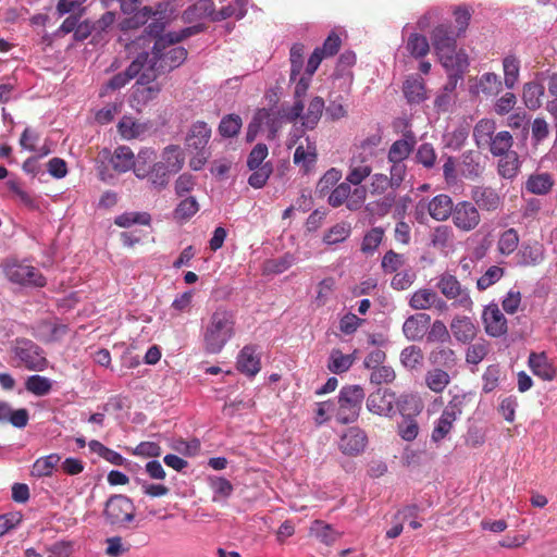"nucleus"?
<instances>
[{"label":"nucleus","mask_w":557,"mask_h":557,"mask_svg":"<svg viewBox=\"0 0 557 557\" xmlns=\"http://www.w3.org/2000/svg\"><path fill=\"white\" fill-rule=\"evenodd\" d=\"M236 334V314L225 306H218L202 320L200 336L202 347L209 355L220 354Z\"/></svg>","instance_id":"nucleus-1"},{"label":"nucleus","mask_w":557,"mask_h":557,"mask_svg":"<svg viewBox=\"0 0 557 557\" xmlns=\"http://www.w3.org/2000/svg\"><path fill=\"white\" fill-rule=\"evenodd\" d=\"M139 54H146V61L143 63L145 73L140 79L153 83L159 75L180 67L187 59L188 52L184 47L170 44L166 38H160L153 41L150 53L143 51Z\"/></svg>","instance_id":"nucleus-2"},{"label":"nucleus","mask_w":557,"mask_h":557,"mask_svg":"<svg viewBox=\"0 0 557 557\" xmlns=\"http://www.w3.org/2000/svg\"><path fill=\"white\" fill-rule=\"evenodd\" d=\"M460 36L450 21L433 28L431 41L443 66H453V62L468 59L466 53L457 51V38Z\"/></svg>","instance_id":"nucleus-3"},{"label":"nucleus","mask_w":557,"mask_h":557,"mask_svg":"<svg viewBox=\"0 0 557 557\" xmlns=\"http://www.w3.org/2000/svg\"><path fill=\"white\" fill-rule=\"evenodd\" d=\"M102 517L104 523L114 530H131L136 521L134 500L124 494L110 495L103 505Z\"/></svg>","instance_id":"nucleus-4"},{"label":"nucleus","mask_w":557,"mask_h":557,"mask_svg":"<svg viewBox=\"0 0 557 557\" xmlns=\"http://www.w3.org/2000/svg\"><path fill=\"white\" fill-rule=\"evenodd\" d=\"M484 171L481 156L478 151L466 150L458 161L453 156H447L443 164V176L447 184H455L460 175L466 180H476Z\"/></svg>","instance_id":"nucleus-5"},{"label":"nucleus","mask_w":557,"mask_h":557,"mask_svg":"<svg viewBox=\"0 0 557 557\" xmlns=\"http://www.w3.org/2000/svg\"><path fill=\"white\" fill-rule=\"evenodd\" d=\"M366 398L364 389L357 384L344 385L337 395L336 421L350 424L358 420Z\"/></svg>","instance_id":"nucleus-6"},{"label":"nucleus","mask_w":557,"mask_h":557,"mask_svg":"<svg viewBox=\"0 0 557 557\" xmlns=\"http://www.w3.org/2000/svg\"><path fill=\"white\" fill-rule=\"evenodd\" d=\"M12 351L18 364L28 371L40 372L48 367L45 350L32 339L16 338Z\"/></svg>","instance_id":"nucleus-7"},{"label":"nucleus","mask_w":557,"mask_h":557,"mask_svg":"<svg viewBox=\"0 0 557 557\" xmlns=\"http://www.w3.org/2000/svg\"><path fill=\"white\" fill-rule=\"evenodd\" d=\"M435 287L448 300H453V305L465 310L471 311L473 301L470 297L469 289L461 285L458 278L444 272L436 278Z\"/></svg>","instance_id":"nucleus-8"},{"label":"nucleus","mask_w":557,"mask_h":557,"mask_svg":"<svg viewBox=\"0 0 557 557\" xmlns=\"http://www.w3.org/2000/svg\"><path fill=\"white\" fill-rule=\"evenodd\" d=\"M463 398L454 396L446 405L440 418L434 422L431 440L434 443L442 442L453 430L454 422L462 413Z\"/></svg>","instance_id":"nucleus-9"},{"label":"nucleus","mask_w":557,"mask_h":557,"mask_svg":"<svg viewBox=\"0 0 557 557\" xmlns=\"http://www.w3.org/2000/svg\"><path fill=\"white\" fill-rule=\"evenodd\" d=\"M413 409L416 413H419L421 408L418 401L408 395L399 397L398 412L401 414L403 420L398 423V435L406 442H412L416 440L419 433V425L414 417L407 413V410Z\"/></svg>","instance_id":"nucleus-10"},{"label":"nucleus","mask_w":557,"mask_h":557,"mask_svg":"<svg viewBox=\"0 0 557 557\" xmlns=\"http://www.w3.org/2000/svg\"><path fill=\"white\" fill-rule=\"evenodd\" d=\"M5 274L10 282L28 287H44L47 278L35 267L24 263H12L7 265Z\"/></svg>","instance_id":"nucleus-11"},{"label":"nucleus","mask_w":557,"mask_h":557,"mask_svg":"<svg viewBox=\"0 0 557 557\" xmlns=\"http://www.w3.org/2000/svg\"><path fill=\"white\" fill-rule=\"evenodd\" d=\"M396 394L388 388H377L371 393L366 401L367 409L377 416L392 418L398 411Z\"/></svg>","instance_id":"nucleus-12"},{"label":"nucleus","mask_w":557,"mask_h":557,"mask_svg":"<svg viewBox=\"0 0 557 557\" xmlns=\"http://www.w3.org/2000/svg\"><path fill=\"white\" fill-rule=\"evenodd\" d=\"M146 54H137L125 71L113 75L106 84L107 90H119L126 86L133 78H137L136 85H147L150 82H141L140 77L145 73L144 64Z\"/></svg>","instance_id":"nucleus-13"},{"label":"nucleus","mask_w":557,"mask_h":557,"mask_svg":"<svg viewBox=\"0 0 557 557\" xmlns=\"http://www.w3.org/2000/svg\"><path fill=\"white\" fill-rule=\"evenodd\" d=\"M261 348L256 344L245 345L236 358V369L247 377H255L261 370Z\"/></svg>","instance_id":"nucleus-14"},{"label":"nucleus","mask_w":557,"mask_h":557,"mask_svg":"<svg viewBox=\"0 0 557 557\" xmlns=\"http://www.w3.org/2000/svg\"><path fill=\"white\" fill-rule=\"evenodd\" d=\"M450 216L455 226L465 232L474 230L481 220L478 208L470 201L457 202Z\"/></svg>","instance_id":"nucleus-15"},{"label":"nucleus","mask_w":557,"mask_h":557,"mask_svg":"<svg viewBox=\"0 0 557 557\" xmlns=\"http://www.w3.org/2000/svg\"><path fill=\"white\" fill-rule=\"evenodd\" d=\"M173 174L165 169L158 161L148 166L146 170L138 168L136 170V177L140 181H147V184L151 190L158 193L164 190Z\"/></svg>","instance_id":"nucleus-16"},{"label":"nucleus","mask_w":557,"mask_h":557,"mask_svg":"<svg viewBox=\"0 0 557 557\" xmlns=\"http://www.w3.org/2000/svg\"><path fill=\"white\" fill-rule=\"evenodd\" d=\"M482 321L485 332L492 337H500L507 333V319L497 304L491 302L485 306L482 313Z\"/></svg>","instance_id":"nucleus-17"},{"label":"nucleus","mask_w":557,"mask_h":557,"mask_svg":"<svg viewBox=\"0 0 557 557\" xmlns=\"http://www.w3.org/2000/svg\"><path fill=\"white\" fill-rule=\"evenodd\" d=\"M428 360L435 368L444 369L454 374L457 373L459 359L456 351L446 344L434 346L429 352Z\"/></svg>","instance_id":"nucleus-18"},{"label":"nucleus","mask_w":557,"mask_h":557,"mask_svg":"<svg viewBox=\"0 0 557 557\" xmlns=\"http://www.w3.org/2000/svg\"><path fill=\"white\" fill-rule=\"evenodd\" d=\"M211 127L203 121H197L189 127L185 145L189 151H205L208 149V143L211 138Z\"/></svg>","instance_id":"nucleus-19"},{"label":"nucleus","mask_w":557,"mask_h":557,"mask_svg":"<svg viewBox=\"0 0 557 557\" xmlns=\"http://www.w3.org/2000/svg\"><path fill=\"white\" fill-rule=\"evenodd\" d=\"M430 314L423 312L412 314L405 320L403 333L408 341H422L430 327Z\"/></svg>","instance_id":"nucleus-20"},{"label":"nucleus","mask_w":557,"mask_h":557,"mask_svg":"<svg viewBox=\"0 0 557 557\" xmlns=\"http://www.w3.org/2000/svg\"><path fill=\"white\" fill-rule=\"evenodd\" d=\"M367 443L368 436L366 432L358 426H352L342 436L339 447L343 454L357 456L364 450Z\"/></svg>","instance_id":"nucleus-21"},{"label":"nucleus","mask_w":557,"mask_h":557,"mask_svg":"<svg viewBox=\"0 0 557 557\" xmlns=\"http://www.w3.org/2000/svg\"><path fill=\"white\" fill-rule=\"evenodd\" d=\"M532 373L543 381H553L557 375V369L545 351L531 352L528 359Z\"/></svg>","instance_id":"nucleus-22"},{"label":"nucleus","mask_w":557,"mask_h":557,"mask_svg":"<svg viewBox=\"0 0 557 557\" xmlns=\"http://www.w3.org/2000/svg\"><path fill=\"white\" fill-rule=\"evenodd\" d=\"M420 207H422V210L426 208L434 220L446 221L451 215L455 205L448 195L440 194L434 196L426 206H422L420 201L417 207V214Z\"/></svg>","instance_id":"nucleus-23"},{"label":"nucleus","mask_w":557,"mask_h":557,"mask_svg":"<svg viewBox=\"0 0 557 557\" xmlns=\"http://www.w3.org/2000/svg\"><path fill=\"white\" fill-rule=\"evenodd\" d=\"M473 205L484 211H496L502 199L498 193L490 186H474L471 189Z\"/></svg>","instance_id":"nucleus-24"},{"label":"nucleus","mask_w":557,"mask_h":557,"mask_svg":"<svg viewBox=\"0 0 557 557\" xmlns=\"http://www.w3.org/2000/svg\"><path fill=\"white\" fill-rule=\"evenodd\" d=\"M454 338L461 344H470L476 336L478 326L469 317H456L450 323Z\"/></svg>","instance_id":"nucleus-25"},{"label":"nucleus","mask_w":557,"mask_h":557,"mask_svg":"<svg viewBox=\"0 0 557 557\" xmlns=\"http://www.w3.org/2000/svg\"><path fill=\"white\" fill-rule=\"evenodd\" d=\"M416 136L411 131H406L403 138L395 140L389 147L388 161H405L416 146Z\"/></svg>","instance_id":"nucleus-26"},{"label":"nucleus","mask_w":557,"mask_h":557,"mask_svg":"<svg viewBox=\"0 0 557 557\" xmlns=\"http://www.w3.org/2000/svg\"><path fill=\"white\" fill-rule=\"evenodd\" d=\"M165 166L173 175L177 174L185 164V153L178 145H168L161 152V159L158 161Z\"/></svg>","instance_id":"nucleus-27"},{"label":"nucleus","mask_w":557,"mask_h":557,"mask_svg":"<svg viewBox=\"0 0 557 557\" xmlns=\"http://www.w3.org/2000/svg\"><path fill=\"white\" fill-rule=\"evenodd\" d=\"M208 486L212 491V502L226 504L234 492V485L230 480L220 475H209L207 478Z\"/></svg>","instance_id":"nucleus-28"},{"label":"nucleus","mask_w":557,"mask_h":557,"mask_svg":"<svg viewBox=\"0 0 557 557\" xmlns=\"http://www.w3.org/2000/svg\"><path fill=\"white\" fill-rule=\"evenodd\" d=\"M403 91L410 104H420L426 99L425 83L420 77H408L404 83Z\"/></svg>","instance_id":"nucleus-29"},{"label":"nucleus","mask_w":557,"mask_h":557,"mask_svg":"<svg viewBox=\"0 0 557 557\" xmlns=\"http://www.w3.org/2000/svg\"><path fill=\"white\" fill-rule=\"evenodd\" d=\"M518 256L520 257V265H537L544 260L543 246L537 242L533 244L523 243L519 249Z\"/></svg>","instance_id":"nucleus-30"},{"label":"nucleus","mask_w":557,"mask_h":557,"mask_svg":"<svg viewBox=\"0 0 557 557\" xmlns=\"http://www.w3.org/2000/svg\"><path fill=\"white\" fill-rule=\"evenodd\" d=\"M110 162L113 169L120 173H125L129 170L134 171L135 169L134 152L128 146L116 147Z\"/></svg>","instance_id":"nucleus-31"},{"label":"nucleus","mask_w":557,"mask_h":557,"mask_svg":"<svg viewBox=\"0 0 557 557\" xmlns=\"http://www.w3.org/2000/svg\"><path fill=\"white\" fill-rule=\"evenodd\" d=\"M324 108L325 102L323 98L320 96L313 97L308 104L307 111L304 113L301 125L306 129H314L321 120Z\"/></svg>","instance_id":"nucleus-32"},{"label":"nucleus","mask_w":557,"mask_h":557,"mask_svg":"<svg viewBox=\"0 0 557 557\" xmlns=\"http://www.w3.org/2000/svg\"><path fill=\"white\" fill-rule=\"evenodd\" d=\"M47 329V333L40 332L37 334L44 343L59 342L69 332V326L63 323H55L49 320H42L38 323V330Z\"/></svg>","instance_id":"nucleus-33"},{"label":"nucleus","mask_w":557,"mask_h":557,"mask_svg":"<svg viewBox=\"0 0 557 557\" xmlns=\"http://www.w3.org/2000/svg\"><path fill=\"white\" fill-rule=\"evenodd\" d=\"M521 62L515 54H507L503 59L504 85L508 89H513L519 81Z\"/></svg>","instance_id":"nucleus-34"},{"label":"nucleus","mask_w":557,"mask_h":557,"mask_svg":"<svg viewBox=\"0 0 557 557\" xmlns=\"http://www.w3.org/2000/svg\"><path fill=\"white\" fill-rule=\"evenodd\" d=\"M309 531L311 535L327 546L334 544L341 536L338 531L322 520H314L311 523Z\"/></svg>","instance_id":"nucleus-35"},{"label":"nucleus","mask_w":557,"mask_h":557,"mask_svg":"<svg viewBox=\"0 0 557 557\" xmlns=\"http://www.w3.org/2000/svg\"><path fill=\"white\" fill-rule=\"evenodd\" d=\"M453 66H444L447 70L448 75L447 82L441 88V90L448 94H456L457 85L460 81H462L463 73L469 65L468 59L453 62Z\"/></svg>","instance_id":"nucleus-36"},{"label":"nucleus","mask_w":557,"mask_h":557,"mask_svg":"<svg viewBox=\"0 0 557 557\" xmlns=\"http://www.w3.org/2000/svg\"><path fill=\"white\" fill-rule=\"evenodd\" d=\"M453 66H444L447 70L448 75L447 82L441 88V90L448 94H456L457 85L460 81H462L463 73L469 65L468 59L453 62Z\"/></svg>","instance_id":"nucleus-37"},{"label":"nucleus","mask_w":557,"mask_h":557,"mask_svg":"<svg viewBox=\"0 0 557 557\" xmlns=\"http://www.w3.org/2000/svg\"><path fill=\"white\" fill-rule=\"evenodd\" d=\"M544 94L545 86L542 83L536 81L527 83L523 87L524 104L531 110L540 108Z\"/></svg>","instance_id":"nucleus-38"},{"label":"nucleus","mask_w":557,"mask_h":557,"mask_svg":"<svg viewBox=\"0 0 557 557\" xmlns=\"http://www.w3.org/2000/svg\"><path fill=\"white\" fill-rule=\"evenodd\" d=\"M449 373V371L434 367L425 374L426 386L434 393H442L451 381Z\"/></svg>","instance_id":"nucleus-39"},{"label":"nucleus","mask_w":557,"mask_h":557,"mask_svg":"<svg viewBox=\"0 0 557 557\" xmlns=\"http://www.w3.org/2000/svg\"><path fill=\"white\" fill-rule=\"evenodd\" d=\"M308 145L307 149L304 146H298L295 149L293 161L296 165H301L305 170H309L317 161L315 143L310 141L309 137L306 138Z\"/></svg>","instance_id":"nucleus-40"},{"label":"nucleus","mask_w":557,"mask_h":557,"mask_svg":"<svg viewBox=\"0 0 557 557\" xmlns=\"http://www.w3.org/2000/svg\"><path fill=\"white\" fill-rule=\"evenodd\" d=\"M520 169L519 156L516 151H510L502 156L498 161V174L506 180H512L517 176Z\"/></svg>","instance_id":"nucleus-41"},{"label":"nucleus","mask_w":557,"mask_h":557,"mask_svg":"<svg viewBox=\"0 0 557 557\" xmlns=\"http://www.w3.org/2000/svg\"><path fill=\"white\" fill-rule=\"evenodd\" d=\"M242 126V117L238 114L230 113L221 119L218 132L222 138H234L240 132Z\"/></svg>","instance_id":"nucleus-42"},{"label":"nucleus","mask_w":557,"mask_h":557,"mask_svg":"<svg viewBox=\"0 0 557 557\" xmlns=\"http://www.w3.org/2000/svg\"><path fill=\"white\" fill-rule=\"evenodd\" d=\"M496 124L493 120L482 119L473 128V137L479 148L486 146L495 135Z\"/></svg>","instance_id":"nucleus-43"},{"label":"nucleus","mask_w":557,"mask_h":557,"mask_svg":"<svg viewBox=\"0 0 557 557\" xmlns=\"http://www.w3.org/2000/svg\"><path fill=\"white\" fill-rule=\"evenodd\" d=\"M352 367V359L338 348H333L327 360V369L334 374L347 372Z\"/></svg>","instance_id":"nucleus-44"},{"label":"nucleus","mask_w":557,"mask_h":557,"mask_svg":"<svg viewBox=\"0 0 557 557\" xmlns=\"http://www.w3.org/2000/svg\"><path fill=\"white\" fill-rule=\"evenodd\" d=\"M512 143L511 134L507 131H502L493 136L491 141L487 143V146L493 156L502 157L511 151Z\"/></svg>","instance_id":"nucleus-45"},{"label":"nucleus","mask_w":557,"mask_h":557,"mask_svg":"<svg viewBox=\"0 0 557 557\" xmlns=\"http://www.w3.org/2000/svg\"><path fill=\"white\" fill-rule=\"evenodd\" d=\"M151 216L148 212H124L114 218V224L122 228H128L133 225H149Z\"/></svg>","instance_id":"nucleus-46"},{"label":"nucleus","mask_w":557,"mask_h":557,"mask_svg":"<svg viewBox=\"0 0 557 557\" xmlns=\"http://www.w3.org/2000/svg\"><path fill=\"white\" fill-rule=\"evenodd\" d=\"M406 49L414 59L424 58L430 51V44L424 35L412 33L407 40Z\"/></svg>","instance_id":"nucleus-47"},{"label":"nucleus","mask_w":557,"mask_h":557,"mask_svg":"<svg viewBox=\"0 0 557 557\" xmlns=\"http://www.w3.org/2000/svg\"><path fill=\"white\" fill-rule=\"evenodd\" d=\"M425 337L428 343L436 345L448 344L451 339V335L447 326L441 320H435L433 323H430V327L425 334Z\"/></svg>","instance_id":"nucleus-48"},{"label":"nucleus","mask_w":557,"mask_h":557,"mask_svg":"<svg viewBox=\"0 0 557 557\" xmlns=\"http://www.w3.org/2000/svg\"><path fill=\"white\" fill-rule=\"evenodd\" d=\"M199 211V203L193 196L181 200L173 211V216L178 222L191 219Z\"/></svg>","instance_id":"nucleus-49"},{"label":"nucleus","mask_w":557,"mask_h":557,"mask_svg":"<svg viewBox=\"0 0 557 557\" xmlns=\"http://www.w3.org/2000/svg\"><path fill=\"white\" fill-rule=\"evenodd\" d=\"M156 12L152 10L151 7H143L136 13L131 14L132 16L124 18L120 23V28L121 30L138 28L145 25L148 22V20Z\"/></svg>","instance_id":"nucleus-50"},{"label":"nucleus","mask_w":557,"mask_h":557,"mask_svg":"<svg viewBox=\"0 0 557 557\" xmlns=\"http://www.w3.org/2000/svg\"><path fill=\"white\" fill-rule=\"evenodd\" d=\"M25 387L29 393L41 397L50 393L52 388V381L49 377L39 374H33L27 377Z\"/></svg>","instance_id":"nucleus-51"},{"label":"nucleus","mask_w":557,"mask_h":557,"mask_svg":"<svg viewBox=\"0 0 557 557\" xmlns=\"http://www.w3.org/2000/svg\"><path fill=\"white\" fill-rule=\"evenodd\" d=\"M351 233L349 223L341 222L333 225L323 236V243L325 245H336L345 242Z\"/></svg>","instance_id":"nucleus-52"},{"label":"nucleus","mask_w":557,"mask_h":557,"mask_svg":"<svg viewBox=\"0 0 557 557\" xmlns=\"http://www.w3.org/2000/svg\"><path fill=\"white\" fill-rule=\"evenodd\" d=\"M552 185L553 182L550 180L549 174L542 173L531 175L525 183V188L531 194L545 195L550 190Z\"/></svg>","instance_id":"nucleus-53"},{"label":"nucleus","mask_w":557,"mask_h":557,"mask_svg":"<svg viewBox=\"0 0 557 557\" xmlns=\"http://www.w3.org/2000/svg\"><path fill=\"white\" fill-rule=\"evenodd\" d=\"M59 461L60 456L58 454H50L48 456L40 457L34 462L32 474L38 478L49 476L52 474V471Z\"/></svg>","instance_id":"nucleus-54"},{"label":"nucleus","mask_w":557,"mask_h":557,"mask_svg":"<svg viewBox=\"0 0 557 557\" xmlns=\"http://www.w3.org/2000/svg\"><path fill=\"white\" fill-rule=\"evenodd\" d=\"M503 84L504 83L500 81L499 75L493 72H487L480 77L478 89L486 96H492L502 90Z\"/></svg>","instance_id":"nucleus-55"},{"label":"nucleus","mask_w":557,"mask_h":557,"mask_svg":"<svg viewBox=\"0 0 557 557\" xmlns=\"http://www.w3.org/2000/svg\"><path fill=\"white\" fill-rule=\"evenodd\" d=\"M215 14V5L212 0H198L194 5L189 7L184 12V17L189 18V15H195L198 18L212 17Z\"/></svg>","instance_id":"nucleus-56"},{"label":"nucleus","mask_w":557,"mask_h":557,"mask_svg":"<svg viewBox=\"0 0 557 557\" xmlns=\"http://www.w3.org/2000/svg\"><path fill=\"white\" fill-rule=\"evenodd\" d=\"M295 261V256L287 252L280 258L267 260L264 263V270L270 274H281L288 270Z\"/></svg>","instance_id":"nucleus-57"},{"label":"nucleus","mask_w":557,"mask_h":557,"mask_svg":"<svg viewBox=\"0 0 557 557\" xmlns=\"http://www.w3.org/2000/svg\"><path fill=\"white\" fill-rule=\"evenodd\" d=\"M435 293L436 292L431 288H420L411 295L409 306L414 310L431 309V301Z\"/></svg>","instance_id":"nucleus-58"},{"label":"nucleus","mask_w":557,"mask_h":557,"mask_svg":"<svg viewBox=\"0 0 557 557\" xmlns=\"http://www.w3.org/2000/svg\"><path fill=\"white\" fill-rule=\"evenodd\" d=\"M423 360L422 350L418 346H408L400 352V361L409 370L417 369Z\"/></svg>","instance_id":"nucleus-59"},{"label":"nucleus","mask_w":557,"mask_h":557,"mask_svg":"<svg viewBox=\"0 0 557 557\" xmlns=\"http://www.w3.org/2000/svg\"><path fill=\"white\" fill-rule=\"evenodd\" d=\"M519 244V235L515 228H508L502 233L498 239V250L502 255L512 253Z\"/></svg>","instance_id":"nucleus-60"},{"label":"nucleus","mask_w":557,"mask_h":557,"mask_svg":"<svg viewBox=\"0 0 557 557\" xmlns=\"http://www.w3.org/2000/svg\"><path fill=\"white\" fill-rule=\"evenodd\" d=\"M416 161L425 169H432L436 162V152L432 144H421L416 152Z\"/></svg>","instance_id":"nucleus-61"},{"label":"nucleus","mask_w":557,"mask_h":557,"mask_svg":"<svg viewBox=\"0 0 557 557\" xmlns=\"http://www.w3.org/2000/svg\"><path fill=\"white\" fill-rule=\"evenodd\" d=\"M384 231L382 227H372L366 233L361 244V250L364 253L374 252L382 243Z\"/></svg>","instance_id":"nucleus-62"},{"label":"nucleus","mask_w":557,"mask_h":557,"mask_svg":"<svg viewBox=\"0 0 557 557\" xmlns=\"http://www.w3.org/2000/svg\"><path fill=\"white\" fill-rule=\"evenodd\" d=\"M252 173L248 177V184L256 189L262 188L270 175L273 172V165L271 162L264 163L261 168H257L255 170H251Z\"/></svg>","instance_id":"nucleus-63"},{"label":"nucleus","mask_w":557,"mask_h":557,"mask_svg":"<svg viewBox=\"0 0 557 557\" xmlns=\"http://www.w3.org/2000/svg\"><path fill=\"white\" fill-rule=\"evenodd\" d=\"M342 178V172L335 168L327 170L317 184V191L320 196H325Z\"/></svg>","instance_id":"nucleus-64"}]
</instances>
